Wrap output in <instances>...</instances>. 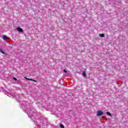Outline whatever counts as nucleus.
I'll return each mask as SVG.
<instances>
[{
  "label": "nucleus",
  "instance_id": "obj_1",
  "mask_svg": "<svg viewBox=\"0 0 128 128\" xmlns=\"http://www.w3.org/2000/svg\"><path fill=\"white\" fill-rule=\"evenodd\" d=\"M104 114V112H102V110H98L96 112V116H102Z\"/></svg>",
  "mask_w": 128,
  "mask_h": 128
},
{
  "label": "nucleus",
  "instance_id": "obj_2",
  "mask_svg": "<svg viewBox=\"0 0 128 128\" xmlns=\"http://www.w3.org/2000/svg\"><path fill=\"white\" fill-rule=\"evenodd\" d=\"M16 30H18V32H24L22 28H20V27H17Z\"/></svg>",
  "mask_w": 128,
  "mask_h": 128
},
{
  "label": "nucleus",
  "instance_id": "obj_3",
  "mask_svg": "<svg viewBox=\"0 0 128 128\" xmlns=\"http://www.w3.org/2000/svg\"><path fill=\"white\" fill-rule=\"evenodd\" d=\"M24 78L26 80H32V82H36V80H32V78H28L26 77H24Z\"/></svg>",
  "mask_w": 128,
  "mask_h": 128
},
{
  "label": "nucleus",
  "instance_id": "obj_4",
  "mask_svg": "<svg viewBox=\"0 0 128 128\" xmlns=\"http://www.w3.org/2000/svg\"><path fill=\"white\" fill-rule=\"evenodd\" d=\"M0 52H1L2 54H6L4 53V50H2V48H0Z\"/></svg>",
  "mask_w": 128,
  "mask_h": 128
},
{
  "label": "nucleus",
  "instance_id": "obj_5",
  "mask_svg": "<svg viewBox=\"0 0 128 128\" xmlns=\"http://www.w3.org/2000/svg\"><path fill=\"white\" fill-rule=\"evenodd\" d=\"M99 36H100V38H104V34H99Z\"/></svg>",
  "mask_w": 128,
  "mask_h": 128
},
{
  "label": "nucleus",
  "instance_id": "obj_6",
  "mask_svg": "<svg viewBox=\"0 0 128 128\" xmlns=\"http://www.w3.org/2000/svg\"><path fill=\"white\" fill-rule=\"evenodd\" d=\"M2 38H3V40H7L8 37H6V36L4 35V36H2Z\"/></svg>",
  "mask_w": 128,
  "mask_h": 128
},
{
  "label": "nucleus",
  "instance_id": "obj_7",
  "mask_svg": "<svg viewBox=\"0 0 128 128\" xmlns=\"http://www.w3.org/2000/svg\"><path fill=\"white\" fill-rule=\"evenodd\" d=\"M106 114H107V116H112V114L109 112H106Z\"/></svg>",
  "mask_w": 128,
  "mask_h": 128
},
{
  "label": "nucleus",
  "instance_id": "obj_8",
  "mask_svg": "<svg viewBox=\"0 0 128 128\" xmlns=\"http://www.w3.org/2000/svg\"><path fill=\"white\" fill-rule=\"evenodd\" d=\"M82 76H84L86 78V72H83L82 74Z\"/></svg>",
  "mask_w": 128,
  "mask_h": 128
},
{
  "label": "nucleus",
  "instance_id": "obj_9",
  "mask_svg": "<svg viewBox=\"0 0 128 128\" xmlns=\"http://www.w3.org/2000/svg\"><path fill=\"white\" fill-rule=\"evenodd\" d=\"M60 126L61 128H64V124H61L60 125Z\"/></svg>",
  "mask_w": 128,
  "mask_h": 128
},
{
  "label": "nucleus",
  "instance_id": "obj_10",
  "mask_svg": "<svg viewBox=\"0 0 128 128\" xmlns=\"http://www.w3.org/2000/svg\"><path fill=\"white\" fill-rule=\"evenodd\" d=\"M64 72H65V74H67L68 72H66V70H64Z\"/></svg>",
  "mask_w": 128,
  "mask_h": 128
},
{
  "label": "nucleus",
  "instance_id": "obj_11",
  "mask_svg": "<svg viewBox=\"0 0 128 128\" xmlns=\"http://www.w3.org/2000/svg\"><path fill=\"white\" fill-rule=\"evenodd\" d=\"M14 80H18V79H16V78H14Z\"/></svg>",
  "mask_w": 128,
  "mask_h": 128
}]
</instances>
